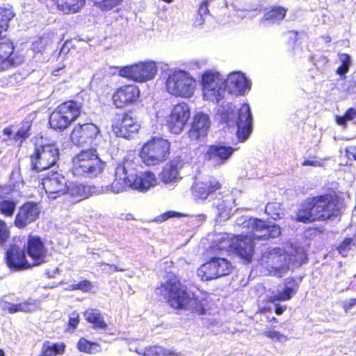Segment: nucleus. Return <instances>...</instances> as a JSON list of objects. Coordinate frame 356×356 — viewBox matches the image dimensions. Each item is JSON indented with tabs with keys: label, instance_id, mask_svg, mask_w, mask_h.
I'll return each instance as SVG.
<instances>
[{
	"label": "nucleus",
	"instance_id": "nucleus-14",
	"mask_svg": "<svg viewBox=\"0 0 356 356\" xmlns=\"http://www.w3.org/2000/svg\"><path fill=\"white\" fill-rule=\"evenodd\" d=\"M140 99V90L135 83H124L116 87L111 96L112 105L124 109L136 105Z\"/></svg>",
	"mask_w": 356,
	"mask_h": 356
},
{
	"label": "nucleus",
	"instance_id": "nucleus-28",
	"mask_svg": "<svg viewBox=\"0 0 356 356\" xmlns=\"http://www.w3.org/2000/svg\"><path fill=\"white\" fill-rule=\"evenodd\" d=\"M224 86L229 93L238 95L248 87V82L243 74L236 72L230 73L224 80Z\"/></svg>",
	"mask_w": 356,
	"mask_h": 356
},
{
	"label": "nucleus",
	"instance_id": "nucleus-32",
	"mask_svg": "<svg viewBox=\"0 0 356 356\" xmlns=\"http://www.w3.org/2000/svg\"><path fill=\"white\" fill-rule=\"evenodd\" d=\"M11 189L8 186H0V214L5 217H12L15 211L17 202L14 199H5L10 194Z\"/></svg>",
	"mask_w": 356,
	"mask_h": 356
},
{
	"label": "nucleus",
	"instance_id": "nucleus-51",
	"mask_svg": "<svg viewBox=\"0 0 356 356\" xmlns=\"http://www.w3.org/2000/svg\"><path fill=\"white\" fill-rule=\"evenodd\" d=\"M77 284L79 290H81L83 292H87L90 291L92 287L91 283L88 280H83L78 283Z\"/></svg>",
	"mask_w": 356,
	"mask_h": 356
},
{
	"label": "nucleus",
	"instance_id": "nucleus-27",
	"mask_svg": "<svg viewBox=\"0 0 356 356\" xmlns=\"http://www.w3.org/2000/svg\"><path fill=\"white\" fill-rule=\"evenodd\" d=\"M44 3H48L49 0H40ZM56 10L63 15H74L82 10L86 4V0H50Z\"/></svg>",
	"mask_w": 356,
	"mask_h": 356
},
{
	"label": "nucleus",
	"instance_id": "nucleus-61",
	"mask_svg": "<svg viewBox=\"0 0 356 356\" xmlns=\"http://www.w3.org/2000/svg\"><path fill=\"white\" fill-rule=\"evenodd\" d=\"M103 264L108 266L111 268H113V270H115V271H124V269L120 268H118V266H116L115 265H109V264H105V263H104Z\"/></svg>",
	"mask_w": 356,
	"mask_h": 356
},
{
	"label": "nucleus",
	"instance_id": "nucleus-63",
	"mask_svg": "<svg viewBox=\"0 0 356 356\" xmlns=\"http://www.w3.org/2000/svg\"><path fill=\"white\" fill-rule=\"evenodd\" d=\"M289 33L294 35V36H295L294 42H296V40H298V35L299 34L298 31L293 30V31H290Z\"/></svg>",
	"mask_w": 356,
	"mask_h": 356
},
{
	"label": "nucleus",
	"instance_id": "nucleus-23",
	"mask_svg": "<svg viewBox=\"0 0 356 356\" xmlns=\"http://www.w3.org/2000/svg\"><path fill=\"white\" fill-rule=\"evenodd\" d=\"M234 151V149L231 146L220 144L211 145L209 146L204 154V158L216 165H221L230 158Z\"/></svg>",
	"mask_w": 356,
	"mask_h": 356
},
{
	"label": "nucleus",
	"instance_id": "nucleus-43",
	"mask_svg": "<svg viewBox=\"0 0 356 356\" xmlns=\"http://www.w3.org/2000/svg\"><path fill=\"white\" fill-rule=\"evenodd\" d=\"M50 44L51 40L47 35H38L32 42L31 49L35 54L42 53Z\"/></svg>",
	"mask_w": 356,
	"mask_h": 356
},
{
	"label": "nucleus",
	"instance_id": "nucleus-6",
	"mask_svg": "<svg viewBox=\"0 0 356 356\" xmlns=\"http://www.w3.org/2000/svg\"><path fill=\"white\" fill-rule=\"evenodd\" d=\"M171 143L161 136H152L139 149V157L147 166H155L166 161L170 155Z\"/></svg>",
	"mask_w": 356,
	"mask_h": 356
},
{
	"label": "nucleus",
	"instance_id": "nucleus-16",
	"mask_svg": "<svg viewBox=\"0 0 356 356\" xmlns=\"http://www.w3.org/2000/svg\"><path fill=\"white\" fill-rule=\"evenodd\" d=\"M232 270V266L227 259L214 257L198 268L197 275L202 280H210L227 275Z\"/></svg>",
	"mask_w": 356,
	"mask_h": 356
},
{
	"label": "nucleus",
	"instance_id": "nucleus-52",
	"mask_svg": "<svg viewBox=\"0 0 356 356\" xmlns=\"http://www.w3.org/2000/svg\"><path fill=\"white\" fill-rule=\"evenodd\" d=\"M312 158L316 159V156H313ZM301 165L302 166H315V167L322 165L321 163L316 159H313V160L306 159L301 163Z\"/></svg>",
	"mask_w": 356,
	"mask_h": 356
},
{
	"label": "nucleus",
	"instance_id": "nucleus-20",
	"mask_svg": "<svg viewBox=\"0 0 356 356\" xmlns=\"http://www.w3.org/2000/svg\"><path fill=\"white\" fill-rule=\"evenodd\" d=\"M209 128V115L203 113H197L193 117L186 136L191 143H197L207 136Z\"/></svg>",
	"mask_w": 356,
	"mask_h": 356
},
{
	"label": "nucleus",
	"instance_id": "nucleus-47",
	"mask_svg": "<svg viewBox=\"0 0 356 356\" xmlns=\"http://www.w3.org/2000/svg\"><path fill=\"white\" fill-rule=\"evenodd\" d=\"M95 3L103 10H108L120 4L122 0H95Z\"/></svg>",
	"mask_w": 356,
	"mask_h": 356
},
{
	"label": "nucleus",
	"instance_id": "nucleus-25",
	"mask_svg": "<svg viewBox=\"0 0 356 356\" xmlns=\"http://www.w3.org/2000/svg\"><path fill=\"white\" fill-rule=\"evenodd\" d=\"M31 124L29 122L22 121L20 127L13 134V126L9 125L3 128L2 133L8 136V140L21 147L31 136Z\"/></svg>",
	"mask_w": 356,
	"mask_h": 356
},
{
	"label": "nucleus",
	"instance_id": "nucleus-59",
	"mask_svg": "<svg viewBox=\"0 0 356 356\" xmlns=\"http://www.w3.org/2000/svg\"><path fill=\"white\" fill-rule=\"evenodd\" d=\"M286 309V307H282V306H280V305H277L275 308V313L277 314V315H281L284 311Z\"/></svg>",
	"mask_w": 356,
	"mask_h": 356
},
{
	"label": "nucleus",
	"instance_id": "nucleus-8",
	"mask_svg": "<svg viewBox=\"0 0 356 356\" xmlns=\"http://www.w3.org/2000/svg\"><path fill=\"white\" fill-rule=\"evenodd\" d=\"M83 104L74 100H67L55 108L49 118L51 129L63 132L81 115Z\"/></svg>",
	"mask_w": 356,
	"mask_h": 356
},
{
	"label": "nucleus",
	"instance_id": "nucleus-38",
	"mask_svg": "<svg viewBox=\"0 0 356 356\" xmlns=\"http://www.w3.org/2000/svg\"><path fill=\"white\" fill-rule=\"evenodd\" d=\"M287 9L280 6H271L264 15V19L270 22L282 20L286 15Z\"/></svg>",
	"mask_w": 356,
	"mask_h": 356
},
{
	"label": "nucleus",
	"instance_id": "nucleus-24",
	"mask_svg": "<svg viewBox=\"0 0 356 356\" xmlns=\"http://www.w3.org/2000/svg\"><path fill=\"white\" fill-rule=\"evenodd\" d=\"M39 203L26 201L18 209L14 222H32L35 221L40 214Z\"/></svg>",
	"mask_w": 356,
	"mask_h": 356
},
{
	"label": "nucleus",
	"instance_id": "nucleus-3",
	"mask_svg": "<svg viewBox=\"0 0 356 356\" xmlns=\"http://www.w3.org/2000/svg\"><path fill=\"white\" fill-rule=\"evenodd\" d=\"M14 16L11 7L0 6V72L12 69L19 63L13 40L6 34L3 35V31L8 30L9 22Z\"/></svg>",
	"mask_w": 356,
	"mask_h": 356
},
{
	"label": "nucleus",
	"instance_id": "nucleus-33",
	"mask_svg": "<svg viewBox=\"0 0 356 356\" xmlns=\"http://www.w3.org/2000/svg\"><path fill=\"white\" fill-rule=\"evenodd\" d=\"M0 306L4 310H7L10 314H15L19 312H31L36 309L38 307L37 302L33 299L20 302L19 304H11L6 301L0 302Z\"/></svg>",
	"mask_w": 356,
	"mask_h": 356
},
{
	"label": "nucleus",
	"instance_id": "nucleus-17",
	"mask_svg": "<svg viewBox=\"0 0 356 356\" xmlns=\"http://www.w3.org/2000/svg\"><path fill=\"white\" fill-rule=\"evenodd\" d=\"M191 117V110L187 104L178 103L172 108L167 116L165 125L172 134H179L185 128Z\"/></svg>",
	"mask_w": 356,
	"mask_h": 356
},
{
	"label": "nucleus",
	"instance_id": "nucleus-5",
	"mask_svg": "<svg viewBox=\"0 0 356 356\" xmlns=\"http://www.w3.org/2000/svg\"><path fill=\"white\" fill-rule=\"evenodd\" d=\"M220 122L229 127H236V135L238 142H245L252 130V114L248 104H243L237 111L227 108L219 113Z\"/></svg>",
	"mask_w": 356,
	"mask_h": 356
},
{
	"label": "nucleus",
	"instance_id": "nucleus-18",
	"mask_svg": "<svg viewBox=\"0 0 356 356\" xmlns=\"http://www.w3.org/2000/svg\"><path fill=\"white\" fill-rule=\"evenodd\" d=\"M100 134L98 127L93 123H77L70 133V140L76 146L90 145Z\"/></svg>",
	"mask_w": 356,
	"mask_h": 356
},
{
	"label": "nucleus",
	"instance_id": "nucleus-42",
	"mask_svg": "<svg viewBox=\"0 0 356 356\" xmlns=\"http://www.w3.org/2000/svg\"><path fill=\"white\" fill-rule=\"evenodd\" d=\"M77 348L81 352L95 354L101 351V346L95 342H91L84 338L79 339Z\"/></svg>",
	"mask_w": 356,
	"mask_h": 356
},
{
	"label": "nucleus",
	"instance_id": "nucleus-41",
	"mask_svg": "<svg viewBox=\"0 0 356 356\" xmlns=\"http://www.w3.org/2000/svg\"><path fill=\"white\" fill-rule=\"evenodd\" d=\"M144 356H179V353L172 349H165L160 346L147 347L143 353Z\"/></svg>",
	"mask_w": 356,
	"mask_h": 356
},
{
	"label": "nucleus",
	"instance_id": "nucleus-62",
	"mask_svg": "<svg viewBox=\"0 0 356 356\" xmlns=\"http://www.w3.org/2000/svg\"><path fill=\"white\" fill-rule=\"evenodd\" d=\"M351 222H356V207L352 212Z\"/></svg>",
	"mask_w": 356,
	"mask_h": 356
},
{
	"label": "nucleus",
	"instance_id": "nucleus-9",
	"mask_svg": "<svg viewBox=\"0 0 356 356\" xmlns=\"http://www.w3.org/2000/svg\"><path fill=\"white\" fill-rule=\"evenodd\" d=\"M104 166V163L99 157L97 150L90 148L76 154L72 170L76 176L94 177L102 172Z\"/></svg>",
	"mask_w": 356,
	"mask_h": 356
},
{
	"label": "nucleus",
	"instance_id": "nucleus-55",
	"mask_svg": "<svg viewBox=\"0 0 356 356\" xmlns=\"http://www.w3.org/2000/svg\"><path fill=\"white\" fill-rule=\"evenodd\" d=\"M336 121L339 124L346 126L348 120L343 114V115L337 116L336 118Z\"/></svg>",
	"mask_w": 356,
	"mask_h": 356
},
{
	"label": "nucleus",
	"instance_id": "nucleus-30",
	"mask_svg": "<svg viewBox=\"0 0 356 356\" xmlns=\"http://www.w3.org/2000/svg\"><path fill=\"white\" fill-rule=\"evenodd\" d=\"M183 167L180 159H172L167 163L160 173L161 180L165 184H170L179 179V170Z\"/></svg>",
	"mask_w": 356,
	"mask_h": 356
},
{
	"label": "nucleus",
	"instance_id": "nucleus-57",
	"mask_svg": "<svg viewBox=\"0 0 356 356\" xmlns=\"http://www.w3.org/2000/svg\"><path fill=\"white\" fill-rule=\"evenodd\" d=\"M356 305V298L350 300V301L345 305V309H350L354 305Z\"/></svg>",
	"mask_w": 356,
	"mask_h": 356
},
{
	"label": "nucleus",
	"instance_id": "nucleus-56",
	"mask_svg": "<svg viewBox=\"0 0 356 356\" xmlns=\"http://www.w3.org/2000/svg\"><path fill=\"white\" fill-rule=\"evenodd\" d=\"M123 217L122 218V220H127V221H130V220H138L139 219L136 218L133 214L131 213H126V214H122V215Z\"/></svg>",
	"mask_w": 356,
	"mask_h": 356
},
{
	"label": "nucleus",
	"instance_id": "nucleus-50",
	"mask_svg": "<svg viewBox=\"0 0 356 356\" xmlns=\"http://www.w3.org/2000/svg\"><path fill=\"white\" fill-rule=\"evenodd\" d=\"M210 0H203L198 6L197 12L200 15H204L209 13L208 8Z\"/></svg>",
	"mask_w": 356,
	"mask_h": 356
},
{
	"label": "nucleus",
	"instance_id": "nucleus-29",
	"mask_svg": "<svg viewBox=\"0 0 356 356\" xmlns=\"http://www.w3.org/2000/svg\"><path fill=\"white\" fill-rule=\"evenodd\" d=\"M252 234L254 239H268L280 235L281 229L277 224H251Z\"/></svg>",
	"mask_w": 356,
	"mask_h": 356
},
{
	"label": "nucleus",
	"instance_id": "nucleus-10",
	"mask_svg": "<svg viewBox=\"0 0 356 356\" xmlns=\"http://www.w3.org/2000/svg\"><path fill=\"white\" fill-rule=\"evenodd\" d=\"M29 159L33 170L44 171L57 164L60 159L59 150L54 143L35 144Z\"/></svg>",
	"mask_w": 356,
	"mask_h": 356
},
{
	"label": "nucleus",
	"instance_id": "nucleus-39",
	"mask_svg": "<svg viewBox=\"0 0 356 356\" xmlns=\"http://www.w3.org/2000/svg\"><path fill=\"white\" fill-rule=\"evenodd\" d=\"M65 349V345L63 343H56L47 341L42 345V356H56L63 354Z\"/></svg>",
	"mask_w": 356,
	"mask_h": 356
},
{
	"label": "nucleus",
	"instance_id": "nucleus-21",
	"mask_svg": "<svg viewBox=\"0 0 356 356\" xmlns=\"http://www.w3.org/2000/svg\"><path fill=\"white\" fill-rule=\"evenodd\" d=\"M26 252L33 261V266H40L47 262V249L39 236H29L26 244Z\"/></svg>",
	"mask_w": 356,
	"mask_h": 356
},
{
	"label": "nucleus",
	"instance_id": "nucleus-44",
	"mask_svg": "<svg viewBox=\"0 0 356 356\" xmlns=\"http://www.w3.org/2000/svg\"><path fill=\"white\" fill-rule=\"evenodd\" d=\"M356 246V234L353 237L346 238L343 242L337 247V250L340 254L345 257L349 250Z\"/></svg>",
	"mask_w": 356,
	"mask_h": 356
},
{
	"label": "nucleus",
	"instance_id": "nucleus-48",
	"mask_svg": "<svg viewBox=\"0 0 356 356\" xmlns=\"http://www.w3.org/2000/svg\"><path fill=\"white\" fill-rule=\"evenodd\" d=\"M265 334L272 340L281 343L285 342L288 340V338L286 336L275 330L266 332Z\"/></svg>",
	"mask_w": 356,
	"mask_h": 356
},
{
	"label": "nucleus",
	"instance_id": "nucleus-46",
	"mask_svg": "<svg viewBox=\"0 0 356 356\" xmlns=\"http://www.w3.org/2000/svg\"><path fill=\"white\" fill-rule=\"evenodd\" d=\"M188 215L184 213L175 211H168L154 218V220L156 222H164L169 220L171 218H180L181 217H186Z\"/></svg>",
	"mask_w": 356,
	"mask_h": 356
},
{
	"label": "nucleus",
	"instance_id": "nucleus-31",
	"mask_svg": "<svg viewBox=\"0 0 356 356\" xmlns=\"http://www.w3.org/2000/svg\"><path fill=\"white\" fill-rule=\"evenodd\" d=\"M222 187V183L216 178H211L207 181L202 182L195 190V196L197 199L204 200L209 195L215 194Z\"/></svg>",
	"mask_w": 356,
	"mask_h": 356
},
{
	"label": "nucleus",
	"instance_id": "nucleus-53",
	"mask_svg": "<svg viewBox=\"0 0 356 356\" xmlns=\"http://www.w3.org/2000/svg\"><path fill=\"white\" fill-rule=\"evenodd\" d=\"M344 115L348 120H353L356 118V109L353 107L349 108L346 111Z\"/></svg>",
	"mask_w": 356,
	"mask_h": 356
},
{
	"label": "nucleus",
	"instance_id": "nucleus-40",
	"mask_svg": "<svg viewBox=\"0 0 356 356\" xmlns=\"http://www.w3.org/2000/svg\"><path fill=\"white\" fill-rule=\"evenodd\" d=\"M265 213L268 216V220H279L284 216V209L281 204L277 202H269L265 207Z\"/></svg>",
	"mask_w": 356,
	"mask_h": 356
},
{
	"label": "nucleus",
	"instance_id": "nucleus-19",
	"mask_svg": "<svg viewBox=\"0 0 356 356\" xmlns=\"http://www.w3.org/2000/svg\"><path fill=\"white\" fill-rule=\"evenodd\" d=\"M42 185L47 197L51 200L65 195L67 191V181L58 172L42 178Z\"/></svg>",
	"mask_w": 356,
	"mask_h": 356
},
{
	"label": "nucleus",
	"instance_id": "nucleus-13",
	"mask_svg": "<svg viewBox=\"0 0 356 356\" xmlns=\"http://www.w3.org/2000/svg\"><path fill=\"white\" fill-rule=\"evenodd\" d=\"M111 127L117 137L131 140L138 134L141 127L133 111L127 110L115 114Z\"/></svg>",
	"mask_w": 356,
	"mask_h": 356
},
{
	"label": "nucleus",
	"instance_id": "nucleus-12",
	"mask_svg": "<svg viewBox=\"0 0 356 356\" xmlns=\"http://www.w3.org/2000/svg\"><path fill=\"white\" fill-rule=\"evenodd\" d=\"M195 86V80L184 70L175 71L169 74L165 81L167 92L176 97H191Z\"/></svg>",
	"mask_w": 356,
	"mask_h": 356
},
{
	"label": "nucleus",
	"instance_id": "nucleus-54",
	"mask_svg": "<svg viewBox=\"0 0 356 356\" xmlns=\"http://www.w3.org/2000/svg\"><path fill=\"white\" fill-rule=\"evenodd\" d=\"M79 323V316L76 314H73V316H72L70 318L69 326L72 327V330H74L76 327V326L78 325Z\"/></svg>",
	"mask_w": 356,
	"mask_h": 356
},
{
	"label": "nucleus",
	"instance_id": "nucleus-1",
	"mask_svg": "<svg viewBox=\"0 0 356 356\" xmlns=\"http://www.w3.org/2000/svg\"><path fill=\"white\" fill-rule=\"evenodd\" d=\"M343 198L333 188H328L324 194L309 199L302 204L296 219L297 221H340Z\"/></svg>",
	"mask_w": 356,
	"mask_h": 356
},
{
	"label": "nucleus",
	"instance_id": "nucleus-22",
	"mask_svg": "<svg viewBox=\"0 0 356 356\" xmlns=\"http://www.w3.org/2000/svg\"><path fill=\"white\" fill-rule=\"evenodd\" d=\"M6 261L9 268L15 270L28 269L33 266L26 260L24 250L15 245H12L8 250Z\"/></svg>",
	"mask_w": 356,
	"mask_h": 356
},
{
	"label": "nucleus",
	"instance_id": "nucleus-34",
	"mask_svg": "<svg viewBox=\"0 0 356 356\" xmlns=\"http://www.w3.org/2000/svg\"><path fill=\"white\" fill-rule=\"evenodd\" d=\"M66 194L74 198L76 202L81 201L88 197V191L86 186L73 182H67Z\"/></svg>",
	"mask_w": 356,
	"mask_h": 356
},
{
	"label": "nucleus",
	"instance_id": "nucleus-37",
	"mask_svg": "<svg viewBox=\"0 0 356 356\" xmlns=\"http://www.w3.org/2000/svg\"><path fill=\"white\" fill-rule=\"evenodd\" d=\"M293 286H285L282 291H277V292L269 297L270 302H275L276 301H286L290 300L297 292V286L294 284L293 280Z\"/></svg>",
	"mask_w": 356,
	"mask_h": 356
},
{
	"label": "nucleus",
	"instance_id": "nucleus-7",
	"mask_svg": "<svg viewBox=\"0 0 356 356\" xmlns=\"http://www.w3.org/2000/svg\"><path fill=\"white\" fill-rule=\"evenodd\" d=\"M156 292L157 294L162 295L175 309H190L195 302V300L190 297L185 287L174 275H169L168 280L161 284V286L156 289Z\"/></svg>",
	"mask_w": 356,
	"mask_h": 356
},
{
	"label": "nucleus",
	"instance_id": "nucleus-36",
	"mask_svg": "<svg viewBox=\"0 0 356 356\" xmlns=\"http://www.w3.org/2000/svg\"><path fill=\"white\" fill-rule=\"evenodd\" d=\"M86 320L93 324L95 328L106 329L107 324L105 323L101 312L96 309H88L84 313Z\"/></svg>",
	"mask_w": 356,
	"mask_h": 356
},
{
	"label": "nucleus",
	"instance_id": "nucleus-49",
	"mask_svg": "<svg viewBox=\"0 0 356 356\" xmlns=\"http://www.w3.org/2000/svg\"><path fill=\"white\" fill-rule=\"evenodd\" d=\"M10 236V232L6 224H0V245L7 241Z\"/></svg>",
	"mask_w": 356,
	"mask_h": 356
},
{
	"label": "nucleus",
	"instance_id": "nucleus-45",
	"mask_svg": "<svg viewBox=\"0 0 356 356\" xmlns=\"http://www.w3.org/2000/svg\"><path fill=\"white\" fill-rule=\"evenodd\" d=\"M339 58L341 65L336 70V73L340 76H344L349 71L351 65V60L349 54L346 53L339 54Z\"/></svg>",
	"mask_w": 356,
	"mask_h": 356
},
{
	"label": "nucleus",
	"instance_id": "nucleus-26",
	"mask_svg": "<svg viewBox=\"0 0 356 356\" xmlns=\"http://www.w3.org/2000/svg\"><path fill=\"white\" fill-rule=\"evenodd\" d=\"M254 238L250 236H238L235 238L234 252L247 262L252 259L254 252Z\"/></svg>",
	"mask_w": 356,
	"mask_h": 356
},
{
	"label": "nucleus",
	"instance_id": "nucleus-11",
	"mask_svg": "<svg viewBox=\"0 0 356 356\" xmlns=\"http://www.w3.org/2000/svg\"><path fill=\"white\" fill-rule=\"evenodd\" d=\"M157 72L156 62L147 60L119 67L118 75L135 83H142L152 80Z\"/></svg>",
	"mask_w": 356,
	"mask_h": 356
},
{
	"label": "nucleus",
	"instance_id": "nucleus-60",
	"mask_svg": "<svg viewBox=\"0 0 356 356\" xmlns=\"http://www.w3.org/2000/svg\"><path fill=\"white\" fill-rule=\"evenodd\" d=\"M192 221H202L205 220V216L202 214L197 215L194 219L191 220Z\"/></svg>",
	"mask_w": 356,
	"mask_h": 356
},
{
	"label": "nucleus",
	"instance_id": "nucleus-35",
	"mask_svg": "<svg viewBox=\"0 0 356 356\" xmlns=\"http://www.w3.org/2000/svg\"><path fill=\"white\" fill-rule=\"evenodd\" d=\"M235 238L229 234H225L219 235L215 241V244L212 246L213 251L225 250L234 252V246L235 245Z\"/></svg>",
	"mask_w": 356,
	"mask_h": 356
},
{
	"label": "nucleus",
	"instance_id": "nucleus-58",
	"mask_svg": "<svg viewBox=\"0 0 356 356\" xmlns=\"http://www.w3.org/2000/svg\"><path fill=\"white\" fill-rule=\"evenodd\" d=\"M243 222H257V223H261V222H265L264 220H261V219H259V218H249L248 220H245L243 221Z\"/></svg>",
	"mask_w": 356,
	"mask_h": 356
},
{
	"label": "nucleus",
	"instance_id": "nucleus-64",
	"mask_svg": "<svg viewBox=\"0 0 356 356\" xmlns=\"http://www.w3.org/2000/svg\"><path fill=\"white\" fill-rule=\"evenodd\" d=\"M351 154L353 158L356 161V147L352 149Z\"/></svg>",
	"mask_w": 356,
	"mask_h": 356
},
{
	"label": "nucleus",
	"instance_id": "nucleus-2",
	"mask_svg": "<svg viewBox=\"0 0 356 356\" xmlns=\"http://www.w3.org/2000/svg\"><path fill=\"white\" fill-rule=\"evenodd\" d=\"M307 252L304 246L293 243L287 244L284 248H272L263 254L261 266L270 275L281 277L290 269L306 263Z\"/></svg>",
	"mask_w": 356,
	"mask_h": 356
},
{
	"label": "nucleus",
	"instance_id": "nucleus-4",
	"mask_svg": "<svg viewBox=\"0 0 356 356\" xmlns=\"http://www.w3.org/2000/svg\"><path fill=\"white\" fill-rule=\"evenodd\" d=\"M155 180L154 174L149 171L128 175L125 165H122L117 167L110 189L114 193H122L127 188L144 192L154 186Z\"/></svg>",
	"mask_w": 356,
	"mask_h": 356
},
{
	"label": "nucleus",
	"instance_id": "nucleus-15",
	"mask_svg": "<svg viewBox=\"0 0 356 356\" xmlns=\"http://www.w3.org/2000/svg\"><path fill=\"white\" fill-rule=\"evenodd\" d=\"M201 85L205 100L219 102L222 99L224 79L220 73L205 72L202 76Z\"/></svg>",
	"mask_w": 356,
	"mask_h": 356
}]
</instances>
